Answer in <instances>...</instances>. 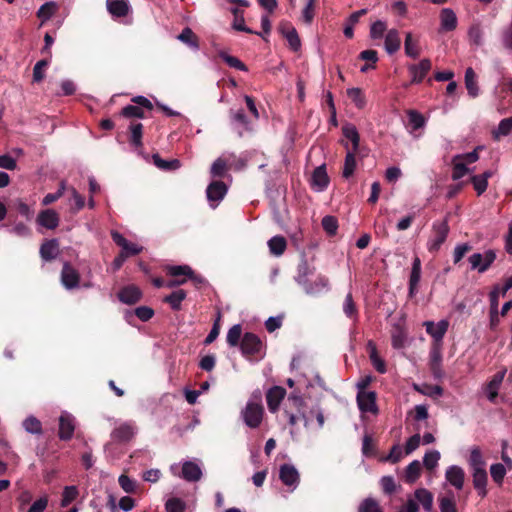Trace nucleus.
Here are the masks:
<instances>
[{
    "label": "nucleus",
    "instance_id": "obj_27",
    "mask_svg": "<svg viewBox=\"0 0 512 512\" xmlns=\"http://www.w3.org/2000/svg\"><path fill=\"white\" fill-rule=\"evenodd\" d=\"M401 46V39L398 30L390 29L385 36L384 48L389 55L396 53Z\"/></svg>",
    "mask_w": 512,
    "mask_h": 512
},
{
    "label": "nucleus",
    "instance_id": "obj_28",
    "mask_svg": "<svg viewBox=\"0 0 512 512\" xmlns=\"http://www.w3.org/2000/svg\"><path fill=\"white\" fill-rule=\"evenodd\" d=\"M167 272L172 277L177 278H190L195 281L201 282V279H198L195 275L193 270L188 265H175V266H169L167 267Z\"/></svg>",
    "mask_w": 512,
    "mask_h": 512
},
{
    "label": "nucleus",
    "instance_id": "obj_2",
    "mask_svg": "<svg viewBox=\"0 0 512 512\" xmlns=\"http://www.w3.org/2000/svg\"><path fill=\"white\" fill-rule=\"evenodd\" d=\"M264 407L262 394L259 390L254 391L240 411V418L250 429H257L261 426L264 418Z\"/></svg>",
    "mask_w": 512,
    "mask_h": 512
},
{
    "label": "nucleus",
    "instance_id": "obj_54",
    "mask_svg": "<svg viewBox=\"0 0 512 512\" xmlns=\"http://www.w3.org/2000/svg\"><path fill=\"white\" fill-rule=\"evenodd\" d=\"M24 429L31 434H41L42 425L41 422L34 416H29L23 421Z\"/></svg>",
    "mask_w": 512,
    "mask_h": 512
},
{
    "label": "nucleus",
    "instance_id": "obj_9",
    "mask_svg": "<svg viewBox=\"0 0 512 512\" xmlns=\"http://www.w3.org/2000/svg\"><path fill=\"white\" fill-rule=\"evenodd\" d=\"M449 232V227L446 221L434 223L433 235L428 241V250L436 252L440 249L441 245L445 242Z\"/></svg>",
    "mask_w": 512,
    "mask_h": 512
},
{
    "label": "nucleus",
    "instance_id": "obj_38",
    "mask_svg": "<svg viewBox=\"0 0 512 512\" xmlns=\"http://www.w3.org/2000/svg\"><path fill=\"white\" fill-rule=\"evenodd\" d=\"M369 348V357L372 362L374 368L381 374L386 372V364L385 361L378 355L376 346L373 342L368 343Z\"/></svg>",
    "mask_w": 512,
    "mask_h": 512
},
{
    "label": "nucleus",
    "instance_id": "obj_34",
    "mask_svg": "<svg viewBox=\"0 0 512 512\" xmlns=\"http://www.w3.org/2000/svg\"><path fill=\"white\" fill-rule=\"evenodd\" d=\"M177 39L194 50L199 49L198 37L189 27L184 28Z\"/></svg>",
    "mask_w": 512,
    "mask_h": 512
},
{
    "label": "nucleus",
    "instance_id": "obj_31",
    "mask_svg": "<svg viewBox=\"0 0 512 512\" xmlns=\"http://www.w3.org/2000/svg\"><path fill=\"white\" fill-rule=\"evenodd\" d=\"M468 38L471 44L475 46H482L484 43L483 39V28L479 22H473L468 29Z\"/></svg>",
    "mask_w": 512,
    "mask_h": 512
},
{
    "label": "nucleus",
    "instance_id": "obj_42",
    "mask_svg": "<svg viewBox=\"0 0 512 512\" xmlns=\"http://www.w3.org/2000/svg\"><path fill=\"white\" fill-rule=\"evenodd\" d=\"M421 463L418 460L412 461L405 469V481L407 483H414L420 477Z\"/></svg>",
    "mask_w": 512,
    "mask_h": 512
},
{
    "label": "nucleus",
    "instance_id": "obj_25",
    "mask_svg": "<svg viewBox=\"0 0 512 512\" xmlns=\"http://www.w3.org/2000/svg\"><path fill=\"white\" fill-rule=\"evenodd\" d=\"M404 51L406 56L412 59L418 58L422 52L419 39L414 37L411 32H407L405 35Z\"/></svg>",
    "mask_w": 512,
    "mask_h": 512
},
{
    "label": "nucleus",
    "instance_id": "obj_49",
    "mask_svg": "<svg viewBox=\"0 0 512 512\" xmlns=\"http://www.w3.org/2000/svg\"><path fill=\"white\" fill-rule=\"evenodd\" d=\"M347 96L359 109H363L366 105V98L360 88H349L347 89Z\"/></svg>",
    "mask_w": 512,
    "mask_h": 512
},
{
    "label": "nucleus",
    "instance_id": "obj_10",
    "mask_svg": "<svg viewBox=\"0 0 512 512\" xmlns=\"http://www.w3.org/2000/svg\"><path fill=\"white\" fill-rule=\"evenodd\" d=\"M279 479L290 491H294L300 483V474L294 465L283 464L279 468Z\"/></svg>",
    "mask_w": 512,
    "mask_h": 512
},
{
    "label": "nucleus",
    "instance_id": "obj_17",
    "mask_svg": "<svg viewBox=\"0 0 512 512\" xmlns=\"http://www.w3.org/2000/svg\"><path fill=\"white\" fill-rule=\"evenodd\" d=\"M106 7L113 18L125 17L131 12L128 0H106Z\"/></svg>",
    "mask_w": 512,
    "mask_h": 512
},
{
    "label": "nucleus",
    "instance_id": "obj_8",
    "mask_svg": "<svg viewBox=\"0 0 512 512\" xmlns=\"http://www.w3.org/2000/svg\"><path fill=\"white\" fill-rule=\"evenodd\" d=\"M228 187L222 181L211 182L206 189V197L212 209H215L227 194Z\"/></svg>",
    "mask_w": 512,
    "mask_h": 512
},
{
    "label": "nucleus",
    "instance_id": "obj_39",
    "mask_svg": "<svg viewBox=\"0 0 512 512\" xmlns=\"http://www.w3.org/2000/svg\"><path fill=\"white\" fill-rule=\"evenodd\" d=\"M268 247L271 254L281 256L286 250L287 243L284 237L274 236L268 241Z\"/></svg>",
    "mask_w": 512,
    "mask_h": 512
},
{
    "label": "nucleus",
    "instance_id": "obj_45",
    "mask_svg": "<svg viewBox=\"0 0 512 512\" xmlns=\"http://www.w3.org/2000/svg\"><path fill=\"white\" fill-rule=\"evenodd\" d=\"M79 495L78 488L74 485L65 486L62 492L60 506L65 508L69 506Z\"/></svg>",
    "mask_w": 512,
    "mask_h": 512
},
{
    "label": "nucleus",
    "instance_id": "obj_1",
    "mask_svg": "<svg viewBox=\"0 0 512 512\" xmlns=\"http://www.w3.org/2000/svg\"><path fill=\"white\" fill-rule=\"evenodd\" d=\"M309 384L303 379L298 380L296 387L287 397L284 405V413L288 417L291 426H295L299 419L304 421V425L308 426L310 418L306 415L304 408L306 406L303 398V389L308 388Z\"/></svg>",
    "mask_w": 512,
    "mask_h": 512
},
{
    "label": "nucleus",
    "instance_id": "obj_60",
    "mask_svg": "<svg viewBox=\"0 0 512 512\" xmlns=\"http://www.w3.org/2000/svg\"><path fill=\"white\" fill-rule=\"evenodd\" d=\"M386 28L387 26L384 21H375L370 27V37L374 40L382 38Z\"/></svg>",
    "mask_w": 512,
    "mask_h": 512
},
{
    "label": "nucleus",
    "instance_id": "obj_35",
    "mask_svg": "<svg viewBox=\"0 0 512 512\" xmlns=\"http://www.w3.org/2000/svg\"><path fill=\"white\" fill-rule=\"evenodd\" d=\"M465 85H466L468 94L471 97L478 96L479 89H478V85H477L476 73L474 72V70L471 67L467 68L465 71Z\"/></svg>",
    "mask_w": 512,
    "mask_h": 512
},
{
    "label": "nucleus",
    "instance_id": "obj_20",
    "mask_svg": "<svg viewBox=\"0 0 512 512\" xmlns=\"http://www.w3.org/2000/svg\"><path fill=\"white\" fill-rule=\"evenodd\" d=\"M141 297L142 292L135 285H128L126 287H123L118 293L119 300L127 305L137 303L141 299Z\"/></svg>",
    "mask_w": 512,
    "mask_h": 512
},
{
    "label": "nucleus",
    "instance_id": "obj_46",
    "mask_svg": "<svg viewBox=\"0 0 512 512\" xmlns=\"http://www.w3.org/2000/svg\"><path fill=\"white\" fill-rule=\"evenodd\" d=\"M232 120L241 126L240 129L237 130L238 135L241 137L243 135L244 131H250V123L247 119V116L245 115L243 110H238L232 114Z\"/></svg>",
    "mask_w": 512,
    "mask_h": 512
},
{
    "label": "nucleus",
    "instance_id": "obj_63",
    "mask_svg": "<svg viewBox=\"0 0 512 512\" xmlns=\"http://www.w3.org/2000/svg\"><path fill=\"white\" fill-rule=\"evenodd\" d=\"M48 495H43L35 500L27 512H44L48 506Z\"/></svg>",
    "mask_w": 512,
    "mask_h": 512
},
{
    "label": "nucleus",
    "instance_id": "obj_50",
    "mask_svg": "<svg viewBox=\"0 0 512 512\" xmlns=\"http://www.w3.org/2000/svg\"><path fill=\"white\" fill-rule=\"evenodd\" d=\"M358 512H384L378 501L367 497L358 506Z\"/></svg>",
    "mask_w": 512,
    "mask_h": 512
},
{
    "label": "nucleus",
    "instance_id": "obj_7",
    "mask_svg": "<svg viewBox=\"0 0 512 512\" xmlns=\"http://www.w3.org/2000/svg\"><path fill=\"white\" fill-rule=\"evenodd\" d=\"M496 259L494 250L488 249L483 253H474L469 257V263L472 270H477L479 273H484L489 269Z\"/></svg>",
    "mask_w": 512,
    "mask_h": 512
},
{
    "label": "nucleus",
    "instance_id": "obj_61",
    "mask_svg": "<svg viewBox=\"0 0 512 512\" xmlns=\"http://www.w3.org/2000/svg\"><path fill=\"white\" fill-rule=\"evenodd\" d=\"M121 113L127 118H144L145 116L143 109L137 105H127Z\"/></svg>",
    "mask_w": 512,
    "mask_h": 512
},
{
    "label": "nucleus",
    "instance_id": "obj_21",
    "mask_svg": "<svg viewBox=\"0 0 512 512\" xmlns=\"http://www.w3.org/2000/svg\"><path fill=\"white\" fill-rule=\"evenodd\" d=\"M59 215L53 209H46L41 211L37 217V223L47 229L53 230L59 225Z\"/></svg>",
    "mask_w": 512,
    "mask_h": 512
},
{
    "label": "nucleus",
    "instance_id": "obj_36",
    "mask_svg": "<svg viewBox=\"0 0 512 512\" xmlns=\"http://www.w3.org/2000/svg\"><path fill=\"white\" fill-rule=\"evenodd\" d=\"M453 164V172H452V179L453 180H459L462 177H464L467 172L468 168L466 167L467 163L463 160V157L456 155L452 159Z\"/></svg>",
    "mask_w": 512,
    "mask_h": 512
},
{
    "label": "nucleus",
    "instance_id": "obj_51",
    "mask_svg": "<svg viewBox=\"0 0 512 512\" xmlns=\"http://www.w3.org/2000/svg\"><path fill=\"white\" fill-rule=\"evenodd\" d=\"M242 335V326L240 324L233 325L227 332L226 341L229 346L235 347L239 344Z\"/></svg>",
    "mask_w": 512,
    "mask_h": 512
},
{
    "label": "nucleus",
    "instance_id": "obj_3",
    "mask_svg": "<svg viewBox=\"0 0 512 512\" xmlns=\"http://www.w3.org/2000/svg\"><path fill=\"white\" fill-rule=\"evenodd\" d=\"M245 165L243 159L237 158L234 153L227 152L213 162L210 173L213 177H222L228 169H242Z\"/></svg>",
    "mask_w": 512,
    "mask_h": 512
},
{
    "label": "nucleus",
    "instance_id": "obj_43",
    "mask_svg": "<svg viewBox=\"0 0 512 512\" xmlns=\"http://www.w3.org/2000/svg\"><path fill=\"white\" fill-rule=\"evenodd\" d=\"M185 298L186 292L179 289L166 296L164 302L168 303L173 310L177 311L181 308V303Z\"/></svg>",
    "mask_w": 512,
    "mask_h": 512
},
{
    "label": "nucleus",
    "instance_id": "obj_24",
    "mask_svg": "<svg viewBox=\"0 0 512 512\" xmlns=\"http://www.w3.org/2000/svg\"><path fill=\"white\" fill-rule=\"evenodd\" d=\"M302 287L307 294L318 295L329 289V280L327 277L320 275L313 282L308 281Z\"/></svg>",
    "mask_w": 512,
    "mask_h": 512
},
{
    "label": "nucleus",
    "instance_id": "obj_52",
    "mask_svg": "<svg viewBox=\"0 0 512 512\" xmlns=\"http://www.w3.org/2000/svg\"><path fill=\"white\" fill-rule=\"evenodd\" d=\"M507 473V469L504 464L496 463L492 464L490 467V474L495 483L501 485L503 483L504 477Z\"/></svg>",
    "mask_w": 512,
    "mask_h": 512
},
{
    "label": "nucleus",
    "instance_id": "obj_57",
    "mask_svg": "<svg viewBox=\"0 0 512 512\" xmlns=\"http://www.w3.org/2000/svg\"><path fill=\"white\" fill-rule=\"evenodd\" d=\"M142 130L143 125L141 123H134L130 126L131 143L135 147L142 146Z\"/></svg>",
    "mask_w": 512,
    "mask_h": 512
},
{
    "label": "nucleus",
    "instance_id": "obj_11",
    "mask_svg": "<svg viewBox=\"0 0 512 512\" xmlns=\"http://www.w3.org/2000/svg\"><path fill=\"white\" fill-rule=\"evenodd\" d=\"M357 404L361 412L377 414L376 393L373 391L357 392Z\"/></svg>",
    "mask_w": 512,
    "mask_h": 512
},
{
    "label": "nucleus",
    "instance_id": "obj_29",
    "mask_svg": "<svg viewBox=\"0 0 512 512\" xmlns=\"http://www.w3.org/2000/svg\"><path fill=\"white\" fill-rule=\"evenodd\" d=\"M414 500L420 503L426 512H431L433 508V495L425 488H420L414 492Z\"/></svg>",
    "mask_w": 512,
    "mask_h": 512
},
{
    "label": "nucleus",
    "instance_id": "obj_53",
    "mask_svg": "<svg viewBox=\"0 0 512 512\" xmlns=\"http://www.w3.org/2000/svg\"><path fill=\"white\" fill-rule=\"evenodd\" d=\"M153 162L159 169L162 170H176L180 167L179 160H163L158 154L153 155Z\"/></svg>",
    "mask_w": 512,
    "mask_h": 512
},
{
    "label": "nucleus",
    "instance_id": "obj_64",
    "mask_svg": "<svg viewBox=\"0 0 512 512\" xmlns=\"http://www.w3.org/2000/svg\"><path fill=\"white\" fill-rule=\"evenodd\" d=\"M439 508L441 512H456L453 496H446L439 499Z\"/></svg>",
    "mask_w": 512,
    "mask_h": 512
},
{
    "label": "nucleus",
    "instance_id": "obj_13",
    "mask_svg": "<svg viewBox=\"0 0 512 512\" xmlns=\"http://www.w3.org/2000/svg\"><path fill=\"white\" fill-rule=\"evenodd\" d=\"M286 396V390L281 386H273L266 392V402L271 413H276Z\"/></svg>",
    "mask_w": 512,
    "mask_h": 512
},
{
    "label": "nucleus",
    "instance_id": "obj_37",
    "mask_svg": "<svg viewBox=\"0 0 512 512\" xmlns=\"http://www.w3.org/2000/svg\"><path fill=\"white\" fill-rule=\"evenodd\" d=\"M281 31L286 40L288 41L290 48L294 51H298L301 47V41L296 29L294 27L289 26L287 28L282 27Z\"/></svg>",
    "mask_w": 512,
    "mask_h": 512
},
{
    "label": "nucleus",
    "instance_id": "obj_16",
    "mask_svg": "<svg viewBox=\"0 0 512 512\" xmlns=\"http://www.w3.org/2000/svg\"><path fill=\"white\" fill-rule=\"evenodd\" d=\"M75 420L68 413H63L59 418V438L61 440H70L74 434Z\"/></svg>",
    "mask_w": 512,
    "mask_h": 512
},
{
    "label": "nucleus",
    "instance_id": "obj_58",
    "mask_svg": "<svg viewBox=\"0 0 512 512\" xmlns=\"http://www.w3.org/2000/svg\"><path fill=\"white\" fill-rule=\"evenodd\" d=\"M220 57L232 68L238 69L240 71H246L247 67L243 62H241L238 58L231 56L225 52H220Z\"/></svg>",
    "mask_w": 512,
    "mask_h": 512
},
{
    "label": "nucleus",
    "instance_id": "obj_4",
    "mask_svg": "<svg viewBox=\"0 0 512 512\" xmlns=\"http://www.w3.org/2000/svg\"><path fill=\"white\" fill-rule=\"evenodd\" d=\"M240 349L242 354L248 359L263 357V343L253 333L244 334L240 343Z\"/></svg>",
    "mask_w": 512,
    "mask_h": 512
},
{
    "label": "nucleus",
    "instance_id": "obj_5",
    "mask_svg": "<svg viewBox=\"0 0 512 512\" xmlns=\"http://www.w3.org/2000/svg\"><path fill=\"white\" fill-rule=\"evenodd\" d=\"M170 471L180 478L188 482H196L202 477V470L198 464L192 461H185L182 464L181 472H179V465L173 464L170 466Z\"/></svg>",
    "mask_w": 512,
    "mask_h": 512
},
{
    "label": "nucleus",
    "instance_id": "obj_55",
    "mask_svg": "<svg viewBox=\"0 0 512 512\" xmlns=\"http://www.w3.org/2000/svg\"><path fill=\"white\" fill-rule=\"evenodd\" d=\"M321 225L328 235L334 236L337 233L338 220L336 219V217L331 215L324 216L321 221Z\"/></svg>",
    "mask_w": 512,
    "mask_h": 512
},
{
    "label": "nucleus",
    "instance_id": "obj_62",
    "mask_svg": "<svg viewBox=\"0 0 512 512\" xmlns=\"http://www.w3.org/2000/svg\"><path fill=\"white\" fill-rule=\"evenodd\" d=\"M166 512H184L185 503L179 498H171L165 504Z\"/></svg>",
    "mask_w": 512,
    "mask_h": 512
},
{
    "label": "nucleus",
    "instance_id": "obj_44",
    "mask_svg": "<svg viewBox=\"0 0 512 512\" xmlns=\"http://www.w3.org/2000/svg\"><path fill=\"white\" fill-rule=\"evenodd\" d=\"M357 151H347L342 175L344 178H349L353 175L356 169V157Z\"/></svg>",
    "mask_w": 512,
    "mask_h": 512
},
{
    "label": "nucleus",
    "instance_id": "obj_15",
    "mask_svg": "<svg viewBox=\"0 0 512 512\" xmlns=\"http://www.w3.org/2000/svg\"><path fill=\"white\" fill-rule=\"evenodd\" d=\"M432 67V63L429 59L424 58L418 64L408 65V71L411 75L412 83H420L426 77Z\"/></svg>",
    "mask_w": 512,
    "mask_h": 512
},
{
    "label": "nucleus",
    "instance_id": "obj_32",
    "mask_svg": "<svg viewBox=\"0 0 512 512\" xmlns=\"http://www.w3.org/2000/svg\"><path fill=\"white\" fill-rule=\"evenodd\" d=\"M469 465L472 471L484 470L486 463L483 459L481 450L479 447L474 446L471 448L470 457H469Z\"/></svg>",
    "mask_w": 512,
    "mask_h": 512
},
{
    "label": "nucleus",
    "instance_id": "obj_30",
    "mask_svg": "<svg viewBox=\"0 0 512 512\" xmlns=\"http://www.w3.org/2000/svg\"><path fill=\"white\" fill-rule=\"evenodd\" d=\"M472 476H473L474 488L477 490V492L480 496L484 497L487 493V491H486V485H487L486 469L472 471Z\"/></svg>",
    "mask_w": 512,
    "mask_h": 512
},
{
    "label": "nucleus",
    "instance_id": "obj_19",
    "mask_svg": "<svg viewBox=\"0 0 512 512\" xmlns=\"http://www.w3.org/2000/svg\"><path fill=\"white\" fill-rule=\"evenodd\" d=\"M507 370L504 368L497 372L485 387V393L490 402H494L498 396V390L503 382Z\"/></svg>",
    "mask_w": 512,
    "mask_h": 512
},
{
    "label": "nucleus",
    "instance_id": "obj_47",
    "mask_svg": "<svg viewBox=\"0 0 512 512\" xmlns=\"http://www.w3.org/2000/svg\"><path fill=\"white\" fill-rule=\"evenodd\" d=\"M512 132V116L509 118L502 119L497 129L493 131V137L499 140L502 136H507Z\"/></svg>",
    "mask_w": 512,
    "mask_h": 512
},
{
    "label": "nucleus",
    "instance_id": "obj_41",
    "mask_svg": "<svg viewBox=\"0 0 512 512\" xmlns=\"http://www.w3.org/2000/svg\"><path fill=\"white\" fill-rule=\"evenodd\" d=\"M41 257L45 260H52L58 254V243L56 240H50L41 245Z\"/></svg>",
    "mask_w": 512,
    "mask_h": 512
},
{
    "label": "nucleus",
    "instance_id": "obj_56",
    "mask_svg": "<svg viewBox=\"0 0 512 512\" xmlns=\"http://www.w3.org/2000/svg\"><path fill=\"white\" fill-rule=\"evenodd\" d=\"M440 460V453L437 450H431L425 453L423 464L428 470H433L437 467Z\"/></svg>",
    "mask_w": 512,
    "mask_h": 512
},
{
    "label": "nucleus",
    "instance_id": "obj_59",
    "mask_svg": "<svg viewBox=\"0 0 512 512\" xmlns=\"http://www.w3.org/2000/svg\"><path fill=\"white\" fill-rule=\"evenodd\" d=\"M406 343V333L400 327H397L395 331L392 333V346L395 349H400L405 346Z\"/></svg>",
    "mask_w": 512,
    "mask_h": 512
},
{
    "label": "nucleus",
    "instance_id": "obj_6",
    "mask_svg": "<svg viewBox=\"0 0 512 512\" xmlns=\"http://www.w3.org/2000/svg\"><path fill=\"white\" fill-rule=\"evenodd\" d=\"M111 432V439L118 443L129 442L137 433V427L133 421L117 422Z\"/></svg>",
    "mask_w": 512,
    "mask_h": 512
},
{
    "label": "nucleus",
    "instance_id": "obj_18",
    "mask_svg": "<svg viewBox=\"0 0 512 512\" xmlns=\"http://www.w3.org/2000/svg\"><path fill=\"white\" fill-rule=\"evenodd\" d=\"M329 184V177L325 165L318 166L312 173L311 186L317 191H324Z\"/></svg>",
    "mask_w": 512,
    "mask_h": 512
},
{
    "label": "nucleus",
    "instance_id": "obj_26",
    "mask_svg": "<svg viewBox=\"0 0 512 512\" xmlns=\"http://www.w3.org/2000/svg\"><path fill=\"white\" fill-rule=\"evenodd\" d=\"M421 279V261L415 257L412 262V269L409 278V295L413 297L417 292V287Z\"/></svg>",
    "mask_w": 512,
    "mask_h": 512
},
{
    "label": "nucleus",
    "instance_id": "obj_23",
    "mask_svg": "<svg viewBox=\"0 0 512 512\" xmlns=\"http://www.w3.org/2000/svg\"><path fill=\"white\" fill-rule=\"evenodd\" d=\"M457 16L451 8H443L440 12V29L450 32L457 27Z\"/></svg>",
    "mask_w": 512,
    "mask_h": 512
},
{
    "label": "nucleus",
    "instance_id": "obj_48",
    "mask_svg": "<svg viewBox=\"0 0 512 512\" xmlns=\"http://www.w3.org/2000/svg\"><path fill=\"white\" fill-rule=\"evenodd\" d=\"M57 11V4L55 2H46L38 10L37 16L41 19L42 23L48 21Z\"/></svg>",
    "mask_w": 512,
    "mask_h": 512
},
{
    "label": "nucleus",
    "instance_id": "obj_22",
    "mask_svg": "<svg viewBox=\"0 0 512 512\" xmlns=\"http://www.w3.org/2000/svg\"><path fill=\"white\" fill-rule=\"evenodd\" d=\"M464 477V470L457 465L448 467L445 472L446 481L454 486L457 490H461L463 488Z\"/></svg>",
    "mask_w": 512,
    "mask_h": 512
},
{
    "label": "nucleus",
    "instance_id": "obj_33",
    "mask_svg": "<svg viewBox=\"0 0 512 512\" xmlns=\"http://www.w3.org/2000/svg\"><path fill=\"white\" fill-rule=\"evenodd\" d=\"M492 176L491 171H486L481 175H474L471 177V182L478 195L484 193L488 186V179Z\"/></svg>",
    "mask_w": 512,
    "mask_h": 512
},
{
    "label": "nucleus",
    "instance_id": "obj_12",
    "mask_svg": "<svg viewBox=\"0 0 512 512\" xmlns=\"http://www.w3.org/2000/svg\"><path fill=\"white\" fill-rule=\"evenodd\" d=\"M423 325L425 326L426 332L433 338L434 344H442V340L449 327V322L445 319L440 320L438 323L425 321Z\"/></svg>",
    "mask_w": 512,
    "mask_h": 512
},
{
    "label": "nucleus",
    "instance_id": "obj_40",
    "mask_svg": "<svg viewBox=\"0 0 512 512\" xmlns=\"http://www.w3.org/2000/svg\"><path fill=\"white\" fill-rule=\"evenodd\" d=\"M343 135L349 139L352 143V148L350 151H358L360 136L356 129V127L352 124H347L342 128Z\"/></svg>",
    "mask_w": 512,
    "mask_h": 512
},
{
    "label": "nucleus",
    "instance_id": "obj_14",
    "mask_svg": "<svg viewBox=\"0 0 512 512\" xmlns=\"http://www.w3.org/2000/svg\"><path fill=\"white\" fill-rule=\"evenodd\" d=\"M80 274L69 263H64L61 271V283L68 289H75L79 286Z\"/></svg>",
    "mask_w": 512,
    "mask_h": 512
}]
</instances>
